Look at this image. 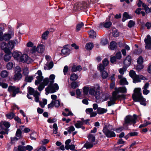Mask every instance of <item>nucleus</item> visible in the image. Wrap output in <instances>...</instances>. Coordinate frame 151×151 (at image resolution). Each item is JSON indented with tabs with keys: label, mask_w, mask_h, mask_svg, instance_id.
I'll return each mask as SVG.
<instances>
[{
	"label": "nucleus",
	"mask_w": 151,
	"mask_h": 151,
	"mask_svg": "<svg viewBox=\"0 0 151 151\" xmlns=\"http://www.w3.org/2000/svg\"><path fill=\"white\" fill-rule=\"evenodd\" d=\"M12 56L15 60L19 62H26L29 63L32 62V60L26 54H22L21 52L17 51L14 52Z\"/></svg>",
	"instance_id": "nucleus-2"
},
{
	"label": "nucleus",
	"mask_w": 151,
	"mask_h": 151,
	"mask_svg": "<svg viewBox=\"0 0 151 151\" xmlns=\"http://www.w3.org/2000/svg\"><path fill=\"white\" fill-rule=\"evenodd\" d=\"M93 47V45L92 42H89L87 43L86 45V49L88 50H90Z\"/></svg>",
	"instance_id": "nucleus-27"
},
{
	"label": "nucleus",
	"mask_w": 151,
	"mask_h": 151,
	"mask_svg": "<svg viewBox=\"0 0 151 151\" xmlns=\"http://www.w3.org/2000/svg\"><path fill=\"white\" fill-rule=\"evenodd\" d=\"M14 35V34L10 35L9 34H5L3 36V40H9L12 36Z\"/></svg>",
	"instance_id": "nucleus-31"
},
{
	"label": "nucleus",
	"mask_w": 151,
	"mask_h": 151,
	"mask_svg": "<svg viewBox=\"0 0 151 151\" xmlns=\"http://www.w3.org/2000/svg\"><path fill=\"white\" fill-rule=\"evenodd\" d=\"M78 78V75L75 73H73L70 75V79L72 81H76Z\"/></svg>",
	"instance_id": "nucleus-39"
},
{
	"label": "nucleus",
	"mask_w": 151,
	"mask_h": 151,
	"mask_svg": "<svg viewBox=\"0 0 151 151\" xmlns=\"http://www.w3.org/2000/svg\"><path fill=\"white\" fill-rule=\"evenodd\" d=\"M8 72L6 70H3L1 73V76L3 78L6 77L8 76Z\"/></svg>",
	"instance_id": "nucleus-44"
},
{
	"label": "nucleus",
	"mask_w": 151,
	"mask_h": 151,
	"mask_svg": "<svg viewBox=\"0 0 151 151\" xmlns=\"http://www.w3.org/2000/svg\"><path fill=\"white\" fill-rule=\"evenodd\" d=\"M66 129H67L68 132L70 134L72 132L75 130V129L73 126H72L68 127Z\"/></svg>",
	"instance_id": "nucleus-56"
},
{
	"label": "nucleus",
	"mask_w": 151,
	"mask_h": 151,
	"mask_svg": "<svg viewBox=\"0 0 151 151\" xmlns=\"http://www.w3.org/2000/svg\"><path fill=\"white\" fill-rule=\"evenodd\" d=\"M50 83V80L48 78H45L43 80L42 84L44 86H47L48 84Z\"/></svg>",
	"instance_id": "nucleus-47"
},
{
	"label": "nucleus",
	"mask_w": 151,
	"mask_h": 151,
	"mask_svg": "<svg viewBox=\"0 0 151 151\" xmlns=\"http://www.w3.org/2000/svg\"><path fill=\"white\" fill-rule=\"evenodd\" d=\"M33 79V77L32 76H27L25 78V80L27 82H31Z\"/></svg>",
	"instance_id": "nucleus-59"
},
{
	"label": "nucleus",
	"mask_w": 151,
	"mask_h": 151,
	"mask_svg": "<svg viewBox=\"0 0 151 151\" xmlns=\"http://www.w3.org/2000/svg\"><path fill=\"white\" fill-rule=\"evenodd\" d=\"M13 63L12 62H9L6 65V67L8 70L12 69L13 67Z\"/></svg>",
	"instance_id": "nucleus-42"
},
{
	"label": "nucleus",
	"mask_w": 151,
	"mask_h": 151,
	"mask_svg": "<svg viewBox=\"0 0 151 151\" xmlns=\"http://www.w3.org/2000/svg\"><path fill=\"white\" fill-rule=\"evenodd\" d=\"M18 149L19 151H25L26 150L25 147L21 145L18 146Z\"/></svg>",
	"instance_id": "nucleus-64"
},
{
	"label": "nucleus",
	"mask_w": 151,
	"mask_h": 151,
	"mask_svg": "<svg viewBox=\"0 0 151 151\" xmlns=\"http://www.w3.org/2000/svg\"><path fill=\"white\" fill-rule=\"evenodd\" d=\"M37 50L38 52L42 53L45 50V46L42 44L39 45L37 47Z\"/></svg>",
	"instance_id": "nucleus-21"
},
{
	"label": "nucleus",
	"mask_w": 151,
	"mask_h": 151,
	"mask_svg": "<svg viewBox=\"0 0 151 151\" xmlns=\"http://www.w3.org/2000/svg\"><path fill=\"white\" fill-rule=\"evenodd\" d=\"M117 47V45L116 42L112 41L110 44V48L111 50H116Z\"/></svg>",
	"instance_id": "nucleus-25"
},
{
	"label": "nucleus",
	"mask_w": 151,
	"mask_h": 151,
	"mask_svg": "<svg viewBox=\"0 0 151 151\" xmlns=\"http://www.w3.org/2000/svg\"><path fill=\"white\" fill-rule=\"evenodd\" d=\"M36 74H37L38 76L36 77L37 80L35 82V84L36 85H38L42 80L43 77L42 76V73L40 70H38Z\"/></svg>",
	"instance_id": "nucleus-9"
},
{
	"label": "nucleus",
	"mask_w": 151,
	"mask_h": 151,
	"mask_svg": "<svg viewBox=\"0 0 151 151\" xmlns=\"http://www.w3.org/2000/svg\"><path fill=\"white\" fill-rule=\"evenodd\" d=\"M81 70L82 67L81 66L73 65L71 71L73 72H76L77 71H80Z\"/></svg>",
	"instance_id": "nucleus-22"
},
{
	"label": "nucleus",
	"mask_w": 151,
	"mask_h": 151,
	"mask_svg": "<svg viewBox=\"0 0 151 151\" xmlns=\"http://www.w3.org/2000/svg\"><path fill=\"white\" fill-rule=\"evenodd\" d=\"M102 73V77L103 79L106 78L108 76V73L105 71H103Z\"/></svg>",
	"instance_id": "nucleus-51"
},
{
	"label": "nucleus",
	"mask_w": 151,
	"mask_h": 151,
	"mask_svg": "<svg viewBox=\"0 0 151 151\" xmlns=\"http://www.w3.org/2000/svg\"><path fill=\"white\" fill-rule=\"evenodd\" d=\"M59 89L58 84L56 83L54 84H50L48 86L45 88L46 93H53L57 91Z\"/></svg>",
	"instance_id": "nucleus-5"
},
{
	"label": "nucleus",
	"mask_w": 151,
	"mask_h": 151,
	"mask_svg": "<svg viewBox=\"0 0 151 151\" xmlns=\"http://www.w3.org/2000/svg\"><path fill=\"white\" fill-rule=\"evenodd\" d=\"M5 52L6 54L4 56V59L6 62H8L11 59V52L10 50H5Z\"/></svg>",
	"instance_id": "nucleus-11"
},
{
	"label": "nucleus",
	"mask_w": 151,
	"mask_h": 151,
	"mask_svg": "<svg viewBox=\"0 0 151 151\" xmlns=\"http://www.w3.org/2000/svg\"><path fill=\"white\" fill-rule=\"evenodd\" d=\"M71 86L72 88H75L78 86V84L76 82H73L71 83Z\"/></svg>",
	"instance_id": "nucleus-62"
},
{
	"label": "nucleus",
	"mask_w": 151,
	"mask_h": 151,
	"mask_svg": "<svg viewBox=\"0 0 151 151\" xmlns=\"http://www.w3.org/2000/svg\"><path fill=\"white\" fill-rule=\"evenodd\" d=\"M124 129L123 127H120L116 129H111V130H113L114 131H116V132L118 133H119L122 131Z\"/></svg>",
	"instance_id": "nucleus-53"
},
{
	"label": "nucleus",
	"mask_w": 151,
	"mask_h": 151,
	"mask_svg": "<svg viewBox=\"0 0 151 151\" xmlns=\"http://www.w3.org/2000/svg\"><path fill=\"white\" fill-rule=\"evenodd\" d=\"M124 66L122 68H121L119 70V73L122 75H123L124 74V72L126 70V67H124Z\"/></svg>",
	"instance_id": "nucleus-60"
},
{
	"label": "nucleus",
	"mask_w": 151,
	"mask_h": 151,
	"mask_svg": "<svg viewBox=\"0 0 151 151\" xmlns=\"http://www.w3.org/2000/svg\"><path fill=\"white\" fill-rule=\"evenodd\" d=\"M89 36L91 38H93L96 37V32L93 30H91L88 32Z\"/></svg>",
	"instance_id": "nucleus-32"
},
{
	"label": "nucleus",
	"mask_w": 151,
	"mask_h": 151,
	"mask_svg": "<svg viewBox=\"0 0 151 151\" xmlns=\"http://www.w3.org/2000/svg\"><path fill=\"white\" fill-rule=\"evenodd\" d=\"M60 101L59 100L53 101L54 106L56 107H58L60 106Z\"/></svg>",
	"instance_id": "nucleus-54"
},
{
	"label": "nucleus",
	"mask_w": 151,
	"mask_h": 151,
	"mask_svg": "<svg viewBox=\"0 0 151 151\" xmlns=\"http://www.w3.org/2000/svg\"><path fill=\"white\" fill-rule=\"evenodd\" d=\"M137 119V115L134 114L133 116H127L124 119V123L123 125L126 129H127V126L128 125H134L136 123V120Z\"/></svg>",
	"instance_id": "nucleus-4"
},
{
	"label": "nucleus",
	"mask_w": 151,
	"mask_h": 151,
	"mask_svg": "<svg viewBox=\"0 0 151 151\" xmlns=\"http://www.w3.org/2000/svg\"><path fill=\"white\" fill-rule=\"evenodd\" d=\"M118 78L120 79V83L121 85H128V83L127 81L126 78L123 77L122 75H119Z\"/></svg>",
	"instance_id": "nucleus-17"
},
{
	"label": "nucleus",
	"mask_w": 151,
	"mask_h": 151,
	"mask_svg": "<svg viewBox=\"0 0 151 151\" xmlns=\"http://www.w3.org/2000/svg\"><path fill=\"white\" fill-rule=\"evenodd\" d=\"M86 112L87 114L90 115L91 117L95 116L97 114L96 111H93V109L92 108L86 109Z\"/></svg>",
	"instance_id": "nucleus-13"
},
{
	"label": "nucleus",
	"mask_w": 151,
	"mask_h": 151,
	"mask_svg": "<svg viewBox=\"0 0 151 151\" xmlns=\"http://www.w3.org/2000/svg\"><path fill=\"white\" fill-rule=\"evenodd\" d=\"M49 142V140L47 139H44L41 141L40 143L41 145H44L47 143Z\"/></svg>",
	"instance_id": "nucleus-63"
},
{
	"label": "nucleus",
	"mask_w": 151,
	"mask_h": 151,
	"mask_svg": "<svg viewBox=\"0 0 151 151\" xmlns=\"http://www.w3.org/2000/svg\"><path fill=\"white\" fill-rule=\"evenodd\" d=\"M47 100L46 99H43L42 102L40 101L39 104L40 106L42 108H44L45 106L47 104Z\"/></svg>",
	"instance_id": "nucleus-43"
},
{
	"label": "nucleus",
	"mask_w": 151,
	"mask_h": 151,
	"mask_svg": "<svg viewBox=\"0 0 151 151\" xmlns=\"http://www.w3.org/2000/svg\"><path fill=\"white\" fill-rule=\"evenodd\" d=\"M8 91L10 93L12 97H14L16 95L20 92V88L14 86H9L8 88Z\"/></svg>",
	"instance_id": "nucleus-6"
},
{
	"label": "nucleus",
	"mask_w": 151,
	"mask_h": 151,
	"mask_svg": "<svg viewBox=\"0 0 151 151\" xmlns=\"http://www.w3.org/2000/svg\"><path fill=\"white\" fill-rule=\"evenodd\" d=\"M131 62V57L129 55L127 56L124 61V66L126 67L129 66Z\"/></svg>",
	"instance_id": "nucleus-15"
},
{
	"label": "nucleus",
	"mask_w": 151,
	"mask_h": 151,
	"mask_svg": "<svg viewBox=\"0 0 151 151\" xmlns=\"http://www.w3.org/2000/svg\"><path fill=\"white\" fill-rule=\"evenodd\" d=\"M134 92V93L132 95V98L134 101L143 97L142 95L140 88H135Z\"/></svg>",
	"instance_id": "nucleus-7"
},
{
	"label": "nucleus",
	"mask_w": 151,
	"mask_h": 151,
	"mask_svg": "<svg viewBox=\"0 0 151 151\" xmlns=\"http://www.w3.org/2000/svg\"><path fill=\"white\" fill-rule=\"evenodd\" d=\"M55 78V75L53 74H51L50 76V84H53L54 82V79Z\"/></svg>",
	"instance_id": "nucleus-45"
},
{
	"label": "nucleus",
	"mask_w": 151,
	"mask_h": 151,
	"mask_svg": "<svg viewBox=\"0 0 151 151\" xmlns=\"http://www.w3.org/2000/svg\"><path fill=\"white\" fill-rule=\"evenodd\" d=\"M47 150L46 147L44 146H41L39 148L36 149L35 151H46Z\"/></svg>",
	"instance_id": "nucleus-49"
},
{
	"label": "nucleus",
	"mask_w": 151,
	"mask_h": 151,
	"mask_svg": "<svg viewBox=\"0 0 151 151\" xmlns=\"http://www.w3.org/2000/svg\"><path fill=\"white\" fill-rule=\"evenodd\" d=\"M40 95L39 93L37 91H36L35 93L34 94V96L35 98V99L36 102H37L39 101V96Z\"/></svg>",
	"instance_id": "nucleus-40"
},
{
	"label": "nucleus",
	"mask_w": 151,
	"mask_h": 151,
	"mask_svg": "<svg viewBox=\"0 0 151 151\" xmlns=\"http://www.w3.org/2000/svg\"><path fill=\"white\" fill-rule=\"evenodd\" d=\"M36 91H35L34 89L31 87H29L28 90V92L30 95H34V94L35 93Z\"/></svg>",
	"instance_id": "nucleus-48"
},
{
	"label": "nucleus",
	"mask_w": 151,
	"mask_h": 151,
	"mask_svg": "<svg viewBox=\"0 0 151 151\" xmlns=\"http://www.w3.org/2000/svg\"><path fill=\"white\" fill-rule=\"evenodd\" d=\"M89 89L90 87H88L87 86H85L83 87V93L85 95H88V92L89 93Z\"/></svg>",
	"instance_id": "nucleus-37"
},
{
	"label": "nucleus",
	"mask_w": 151,
	"mask_h": 151,
	"mask_svg": "<svg viewBox=\"0 0 151 151\" xmlns=\"http://www.w3.org/2000/svg\"><path fill=\"white\" fill-rule=\"evenodd\" d=\"M145 48L149 50L151 49V37L150 35H147L145 39Z\"/></svg>",
	"instance_id": "nucleus-10"
},
{
	"label": "nucleus",
	"mask_w": 151,
	"mask_h": 151,
	"mask_svg": "<svg viewBox=\"0 0 151 151\" xmlns=\"http://www.w3.org/2000/svg\"><path fill=\"white\" fill-rule=\"evenodd\" d=\"M135 24V22L132 20H130L128 23V26L129 28L134 27Z\"/></svg>",
	"instance_id": "nucleus-50"
},
{
	"label": "nucleus",
	"mask_w": 151,
	"mask_h": 151,
	"mask_svg": "<svg viewBox=\"0 0 151 151\" xmlns=\"http://www.w3.org/2000/svg\"><path fill=\"white\" fill-rule=\"evenodd\" d=\"M135 101L137 102L139 101L140 102V104L141 105H144V106H146V103L145 102V99L143 98V97L136 100Z\"/></svg>",
	"instance_id": "nucleus-29"
},
{
	"label": "nucleus",
	"mask_w": 151,
	"mask_h": 151,
	"mask_svg": "<svg viewBox=\"0 0 151 151\" xmlns=\"http://www.w3.org/2000/svg\"><path fill=\"white\" fill-rule=\"evenodd\" d=\"M107 111L106 109L99 107L97 110V112L98 114H101L106 113Z\"/></svg>",
	"instance_id": "nucleus-23"
},
{
	"label": "nucleus",
	"mask_w": 151,
	"mask_h": 151,
	"mask_svg": "<svg viewBox=\"0 0 151 151\" xmlns=\"http://www.w3.org/2000/svg\"><path fill=\"white\" fill-rule=\"evenodd\" d=\"M22 132L21 130L19 129H18L16 131V136L19 138H20L21 137Z\"/></svg>",
	"instance_id": "nucleus-46"
},
{
	"label": "nucleus",
	"mask_w": 151,
	"mask_h": 151,
	"mask_svg": "<svg viewBox=\"0 0 151 151\" xmlns=\"http://www.w3.org/2000/svg\"><path fill=\"white\" fill-rule=\"evenodd\" d=\"M83 124V121H77L76 123L75 124V127L77 128H79L81 127V126Z\"/></svg>",
	"instance_id": "nucleus-30"
},
{
	"label": "nucleus",
	"mask_w": 151,
	"mask_h": 151,
	"mask_svg": "<svg viewBox=\"0 0 151 151\" xmlns=\"http://www.w3.org/2000/svg\"><path fill=\"white\" fill-rule=\"evenodd\" d=\"M49 33V32L48 31H46L42 35L41 37L43 40H46L47 38L48 35Z\"/></svg>",
	"instance_id": "nucleus-35"
},
{
	"label": "nucleus",
	"mask_w": 151,
	"mask_h": 151,
	"mask_svg": "<svg viewBox=\"0 0 151 151\" xmlns=\"http://www.w3.org/2000/svg\"><path fill=\"white\" fill-rule=\"evenodd\" d=\"M129 76L132 78L135 76L137 75L136 74L135 72L133 70H131L129 73Z\"/></svg>",
	"instance_id": "nucleus-61"
},
{
	"label": "nucleus",
	"mask_w": 151,
	"mask_h": 151,
	"mask_svg": "<svg viewBox=\"0 0 151 151\" xmlns=\"http://www.w3.org/2000/svg\"><path fill=\"white\" fill-rule=\"evenodd\" d=\"M109 125L104 127L103 130V132L108 137L110 138L115 137L116 136L115 133L114 132L111 131L109 129Z\"/></svg>",
	"instance_id": "nucleus-8"
},
{
	"label": "nucleus",
	"mask_w": 151,
	"mask_h": 151,
	"mask_svg": "<svg viewBox=\"0 0 151 151\" xmlns=\"http://www.w3.org/2000/svg\"><path fill=\"white\" fill-rule=\"evenodd\" d=\"M150 84L148 83H146L143 87L142 92L144 95H147L150 92V91L148 89L149 88Z\"/></svg>",
	"instance_id": "nucleus-12"
},
{
	"label": "nucleus",
	"mask_w": 151,
	"mask_h": 151,
	"mask_svg": "<svg viewBox=\"0 0 151 151\" xmlns=\"http://www.w3.org/2000/svg\"><path fill=\"white\" fill-rule=\"evenodd\" d=\"M95 142H86L84 145V147L86 148L87 149L92 148L93 145L96 144Z\"/></svg>",
	"instance_id": "nucleus-24"
},
{
	"label": "nucleus",
	"mask_w": 151,
	"mask_h": 151,
	"mask_svg": "<svg viewBox=\"0 0 151 151\" xmlns=\"http://www.w3.org/2000/svg\"><path fill=\"white\" fill-rule=\"evenodd\" d=\"M15 114L13 112H10L6 115V117L9 119H12L15 116Z\"/></svg>",
	"instance_id": "nucleus-36"
},
{
	"label": "nucleus",
	"mask_w": 151,
	"mask_h": 151,
	"mask_svg": "<svg viewBox=\"0 0 151 151\" xmlns=\"http://www.w3.org/2000/svg\"><path fill=\"white\" fill-rule=\"evenodd\" d=\"M127 89L125 86L115 88V91L113 92L112 96L110 98V101L107 102L108 106H110L114 104L116 100L123 97V95H118L119 93H124L127 92Z\"/></svg>",
	"instance_id": "nucleus-1"
},
{
	"label": "nucleus",
	"mask_w": 151,
	"mask_h": 151,
	"mask_svg": "<svg viewBox=\"0 0 151 151\" xmlns=\"http://www.w3.org/2000/svg\"><path fill=\"white\" fill-rule=\"evenodd\" d=\"M70 52V50L66 47L65 46L63 47V49L62 50L61 52L64 55H68Z\"/></svg>",
	"instance_id": "nucleus-26"
},
{
	"label": "nucleus",
	"mask_w": 151,
	"mask_h": 151,
	"mask_svg": "<svg viewBox=\"0 0 151 151\" xmlns=\"http://www.w3.org/2000/svg\"><path fill=\"white\" fill-rule=\"evenodd\" d=\"M123 16L124 18L125 19H122V21L123 22H124L126 19H130L132 18V17L130 16L127 12H125L124 13Z\"/></svg>",
	"instance_id": "nucleus-33"
},
{
	"label": "nucleus",
	"mask_w": 151,
	"mask_h": 151,
	"mask_svg": "<svg viewBox=\"0 0 151 151\" xmlns=\"http://www.w3.org/2000/svg\"><path fill=\"white\" fill-rule=\"evenodd\" d=\"M53 132L55 134H57L58 130V127L57 124L56 123H54L53 125Z\"/></svg>",
	"instance_id": "nucleus-52"
},
{
	"label": "nucleus",
	"mask_w": 151,
	"mask_h": 151,
	"mask_svg": "<svg viewBox=\"0 0 151 151\" xmlns=\"http://www.w3.org/2000/svg\"><path fill=\"white\" fill-rule=\"evenodd\" d=\"M10 126V124L6 121H1L0 122V127L2 129H8Z\"/></svg>",
	"instance_id": "nucleus-14"
},
{
	"label": "nucleus",
	"mask_w": 151,
	"mask_h": 151,
	"mask_svg": "<svg viewBox=\"0 0 151 151\" xmlns=\"http://www.w3.org/2000/svg\"><path fill=\"white\" fill-rule=\"evenodd\" d=\"M14 42L12 40L9 41L7 44V48L10 50L12 49L14 47Z\"/></svg>",
	"instance_id": "nucleus-28"
},
{
	"label": "nucleus",
	"mask_w": 151,
	"mask_h": 151,
	"mask_svg": "<svg viewBox=\"0 0 151 151\" xmlns=\"http://www.w3.org/2000/svg\"><path fill=\"white\" fill-rule=\"evenodd\" d=\"M37 134L35 132H32L30 135V138L32 140H35L36 139V137H37Z\"/></svg>",
	"instance_id": "nucleus-38"
},
{
	"label": "nucleus",
	"mask_w": 151,
	"mask_h": 151,
	"mask_svg": "<svg viewBox=\"0 0 151 151\" xmlns=\"http://www.w3.org/2000/svg\"><path fill=\"white\" fill-rule=\"evenodd\" d=\"M89 141L92 142H95V138L94 136L91 134H89L88 136Z\"/></svg>",
	"instance_id": "nucleus-34"
},
{
	"label": "nucleus",
	"mask_w": 151,
	"mask_h": 151,
	"mask_svg": "<svg viewBox=\"0 0 151 151\" xmlns=\"http://www.w3.org/2000/svg\"><path fill=\"white\" fill-rule=\"evenodd\" d=\"M22 75L20 73H16L14 76L13 79L14 81H18L20 80L22 78Z\"/></svg>",
	"instance_id": "nucleus-20"
},
{
	"label": "nucleus",
	"mask_w": 151,
	"mask_h": 151,
	"mask_svg": "<svg viewBox=\"0 0 151 151\" xmlns=\"http://www.w3.org/2000/svg\"><path fill=\"white\" fill-rule=\"evenodd\" d=\"M138 64H142L143 62V58L141 56L139 57L137 60Z\"/></svg>",
	"instance_id": "nucleus-58"
},
{
	"label": "nucleus",
	"mask_w": 151,
	"mask_h": 151,
	"mask_svg": "<svg viewBox=\"0 0 151 151\" xmlns=\"http://www.w3.org/2000/svg\"><path fill=\"white\" fill-rule=\"evenodd\" d=\"M143 76H142L136 75L132 79L133 82L134 83H137L141 82V79H143Z\"/></svg>",
	"instance_id": "nucleus-18"
},
{
	"label": "nucleus",
	"mask_w": 151,
	"mask_h": 151,
	"mask_svg": "<svg viewBox=\"0 0 151 151\" xmlns=\"http://www.w3.org/2000/svg\"><path fill=\"white\" fill-rule=\"evenodd\" d=\"M101 88L98 84L95 86L90 87L89 94L94 96L96 99L101 98Z\"/></svg>",
	"instance_id": "nucleus-3"
},
{
	"label": "nucleus",
	"mask_w": 151,
	"mask_h": 151,
	"mask_svg": "<svg viewBox=\"0 0 151 151\" xmlns=\"http://www.w3.org/2000/svg\"><path fill=\"white\" fill-rule=\"evenodd\" d=\"M112 23L111 22H106L101 23L99 26L100 28L104 27L105 28H108L110 27Z\"/></svg>",
	"instance_id": "nucleus-16"
},
{
	"label": "nucleus",
	"mask_w": 151,
	"mask_h": 151,
	"mask_svg": "<svg viewBox=\"0 0 151 151\" xmlns=\"http://www.w3.org/2000/svg\"><path fill=\"white\" fill-rule=\"evenodd\" d=\"M98 69L101 72L104 69V67L101 64H100L98 65Z\"/></svg>",
	"instance_id": "nucleus-55"
},
{
	"label": "nucleus",
	"mask_w": 151,
	"mask_h": 151,
	"mask_svg": "<svg viewBox=\"0 0 151 151\" xmlns=\"http://www.w3.org/2000/svg\"><path fill=\"white\" fill-rule=\"evenodd\" d=\"M102 96H101V98L99 99H101L102 101L107 100L109 97V94L107 93H102Z\"/></svg>",
	"instance_id": "nucleus-19"
},
{
	"label": "nucleus",
	"mask_w": 151,
	"mask_h": 151,
	"mask_svg": "<svg viewBox=\"0 0 151 151\" xmlns=\"http://www.w3.org/2000/svg\"><path fill=\"white\" fill-rule=\"evenodd\" d=\"M1 49L4 50L5 52V50H8L7 48V45H6V43L5 42H2L1 44Z\"/></svg>",
	"instance_id": "nucleus-41"
},
{
	"label": "nucleus",
	"mask_w": 151,
	"mask_h": 151,
	"mask_svg": "<svg viewBox=\"0 0 151 151\" xmlns=\"http://www.w3.org/2000/svg\"><path fill=\"white\" fill-rule=\"evenodd\" d=\"M84 25V24L82 22H81L77 24L76 27V30L78 31L80 30L81 28Z\"/></svg>",
	"instance_id": "nucleus-57"
}]
</instances>
